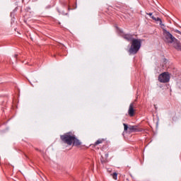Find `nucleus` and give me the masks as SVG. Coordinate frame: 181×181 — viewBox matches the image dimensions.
I'll use <instances>...</instances> for the list:
<instances>
[{"instance_id":"14","label":"nucleus","mask_w":181,"mask_h":181,"mask_svg":"<svg viewBox=\"0 0 181 181\" xmlns=\"http://www.w3.org/2000/svg\"><path fill=\"white\" fill-rule=\"evenodd\" d=\"M147 15H148V16H150L151 18H152V13H147Z\"/></svg>"},{"instance_id":"7","label":"nucleus","mask_w":181,"mask_h":181,"mask_svg":"<svg viewBox=\"0 0 181 181\" xmlns=\"http://www.w3.org/2000/svg\"><path fill=\"white\" fill-rule=\"evenodd\" d=\"M134 103H131L129 107V110H128V114L129 117H134L135 114V110H134Z\"/></svg>"},{"instance_id":"13","label":"nucleus","mask_w":181,"mask_h":181,"mask_svg":"<svg viewBox=\"0 0 181 181\" xmlns=\"http://www.w3.org/2000/svg\"><path fill=\"white\" fill-rule=\"evenodd\" d=\"M151 18H152V20H153V21L156 20V17H155V16H151Z\"/></svg>"},{"instance_id":"15","label":"nucleus","mask_w":181,"mask_h":181,"mask_svg":"<svg viewBox=\"0 0 181 181\" xmlns=\"http://www.w3.org/2000/svg\"><path fill=\"white\" fill-rule=\"evenodd\" d=\"M100 160H101L102 163H104V162H105V160H103V157H101Z\"/></svg>"},{"instance_id":"6","label":"nucleus","mask_w":181,"mask_h":181,"mask_svg":"<svg viewBox=\"0 0 181 181\" xmlns=\"http://www.w3.org/2000/svg\"><path fill=\"white\" fill-rule=\"evenodd\" d=\"M122 37L125 39V40H127V42H132L135 38H134V35L132 34H123Z\"/></svg>"},{"instance_id":"4","label":"nucleus","mask_w":181,"mask_h":181,"mask_svg":"<svg viewBox=\"0 0 181 181\" xmlns=\"http://www.w3.org/2000/svg\"><path fill=\"white\" fill-rule=\"evenodd\" d=\"M158 81L160 83H169L170 81V75L169 72H163L158 76Z\"/></svg>"},{"instance_id":"12","label":"nucleus","mask_w":181,"mask_h":181,"mask_svg":"<svg viewBox=\"0 0 181 181\" xmlns=\"http://www.w3.org/2000/svg\"><path fill=\"white\" fill-rule=\"evenodd\" d=\"M154 21H156V22H159V24L162 25V20L159 17L156 18V20Z\"/></svg>"},{"instance_id":"2","label":"nucleus","mask_w":181,"mask_h":181,"mask_svg":"<svg viewBox=\"0 0 181 181\" xmlns=\"http://www.w3.org/2000/svg\"><path fill=\"white\" fill-rule=\"evenodd\" d=\"M142 46V40L134 39L132 41V45L129 49L130 54H136Z\"/></svg>"},{"instance_id":"10","label":"nucleus","mask_w":181,"mask_h":181,"mask_svg":"<svg viewBox=\"0 0 181 181\" xmlns=\"http://www.w3.org/2000/svg\"><path fill=\"white\" fill-rule=\"evenodd\" d=\"M103 139H98L95 141V145L97 146V145H100V144H103Z\"/></svg>"},{"instance_id":"18","label":"nucleus","mask_w":181,"mask_h":181,"mask_svg":"<svg viewBox=\"0 0 181 181\" xmlns=\"http://www.w3.org/2000/svg\"><path fill=\"white\" fill-rule=\"evenodd\" d=\"M106 156H108V154H106Z\"/></svg>"},{"instance_id":"5","label":"nucleus","mask_w":181,"mask_h":181,"mask_svg":"<svg viewBox=\"0 0 181 181\" xmlns=\"http://www.w3.org/2000/svg\"><path fill=\"white\" fill-rule=\"evenodd\" d=\"M129 132H142V129L138 128V126L136 125H129Z\"/></svg>"},{"instance_id":"3","label":"nucleus","mask_w":181,"mask_h":181,"mask_svg":"<svg viewBox=\"0 0 181 181\" xmlns=\"http://www.w3.org/2000/svg\"><path fill=\"white\" fill-rule=\"evenodd\" d=\"M163 36L167 43H173L175 40H176V37H175L172 34L169 33V31L166 30H163Z\"/></svg>"},{"instance_id":"9","label":"nucleus","mask_w":181,"mask_h":181,"mask_svg":"<svg viewBox=\"0 0 181 181\" xmlns=\"http://www.w3.org/2000/svg\"><path fill=\"white\" fill-rule=\"evenodd\" d=\"M111 175L112 176V178L115 180H117V177H118V174L117 173H114L113 174H111Z\"/></svg>"},{"instance_id":"1","label":"nucleus","mask_w":181,"mask_h":181,"mask_svg":"<svg viewBox=\"0 0 181 181\" xmlns=\"http://www.w3.org/2000/svg\"><path fill=\"white\" fill-rule=\"evenodd\" d=\"M61 139L64 144H66L67 145H74V146H78L81 145L80 140L76 138L75 135H71V132L61 136Z\"/></svg>"},{"instance_id":"16","label":"nucleus","mask_w":181,"mask_h":181,"mask_svg":"<svg viewBox=\"0 0 181 181\" xmlns=\"http://www.w3.org/2000/svg\"><path fill=\"white\" fill-rule=\"evenodd\" d=\"M175 32H176L177 33H180V31H179V30H177Z\"/></svg>"},{"instance_id":"17","label":"nucleus","mask_w":181,"mask_h":181,"mask_svg":"<svg viewBox=\"0 0 181 181\" xmlns=\"http://www.w3.org/2000/svg\"><path fill=\"white\" fill-rule=\"evenodd\" d=\"M15 57H18V54H15Z\"/></svg>"},{"instance_id":"11","label":"nucleus","mask_w":181,"mask_h":181,"mask_svg":"<svg viewBox=\"0 0 181 181\" xmlns=\"http://www.w3.org/2000/svg\"><path fill=\"white\" fill-rule=\"evenodd\" d=\"M123 125L124 127V132H127V131H128V129H129V127H128V124L124 123Z\"/></svg>"},{"instance_id":"8","label":"nucleus","mask_w":181,"mask_h":181,"mask_svg":"<svg viewBox=\"0 0 181 181\" xmlns=\"http://www.w3.org/2000/svg\"><path fill=\"white\" fill-rule=\"evenodd\" d=\"M173 47H175V49H176V50L181 51V44L176 38L175 40L173 42Z\"/></svg>"}]
</instances>
